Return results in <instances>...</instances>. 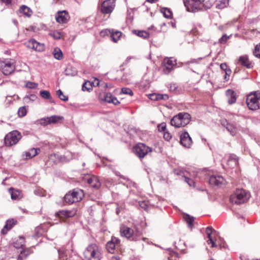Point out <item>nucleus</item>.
<instances>
[{"mask_svg":"<svg viewBox=\"0 0 260 260\" xmlns=\"http://www.w3.org/2000/svg\"><path fill=\"white\" fill-rule=\"evenodd\" d=\"M190 115L186 112H180L174 116L171 120V124L175 127H184L187 125L191 120Z\"/></svg>","mask_w":260,"mask_h":260,"instance_id":"obj_1","label":"nucleus"},{"mask_svg":"<svg viewBox=\"0 0 260 260\" xmlns=\"http://www.w3.org/2000/svg\"><path fill=\"white\" fill-rule=\"evenodd\" d=\"M250 197L248 191L243 189H237L231 196L230 201L232 204L239 205L247 202Z\"/></svg>","mask_w":260,"mask_h":260,"instance_id":"obj_2","label":"nucleus"},{"mask_svg":"<svg viewBox=\"0 0 260 260\" xmlns=\"http://www.w3.org/2000/svg\"><path fill=\"white\" fill-rule=\"evenodd\" d=\"M120 233L122 237L133 241H138L141 235V232L138 230V228L133 230L123 224L120 225Z\"/></svg>","mask_w":260,"mask_h":260,"instance_id":"obj_3","label":"nucleus"},{"mask_svg":"<svg viewBox=\"0 0 260 260\" xmlns=\"http://www.w3.org/2000/svg\"><path fill=\"white\" fill-rule=\"evenodd\" d=\"M205 0H189L187 2H184L185 6L187 7L189 11L195 12L199 10L202 9L203 7L205 9L210 8L212 6V3L210 2H204Z\"/></svg>","mask_w":260,"mask_h":260,"instance_id":"obj_4","label":"nucleus"},{"mask_svg":"<svg viewBox=\"0 0 260 260\" xmlns=\"http://www.w3.org/2000/svg\"><path fill=\"white\" fill-rule=\"evenodd\" d=\"M84 196L83 190L75 188L67 193L64 197V202L69 204L80 201Z\"/></svg>","mask_w":260,"mask_h":260,"instance_id":"obj_5","label":"nucleus"},{"mask_svg":"<svg viewBox=\"0 0 260 260\" xmlns=\"http://www.w3.org/2000/svg\"><path fill=\"white\" fill-rule=\"evenodd\" d=\"M84 255L87 260H101V253L95 244L89 245L84 251Z\"/></svg>","mask_w":260,"mask_h":260,"instance_id":"obj_6","label":"nucleus"},{"mask_svg":"<svg viewBox=\"0 0 260 260\" xmlns=\"http://www.w3.org/2000/svg\"><path fill=\"white\" fill-rule=\"evenodd\" d=\"M246 104L251 110L260 109V92H254L249 94L246 99Z\"/></svg>","mask_w":260,"mask_h":260,"instance_id":"obj_7","label":"nucleus"},{"mask_svg":"<svg viewBox=\"0 0 260 260\" xmlns=\"http://www.w3.org/2000/svg\"><path fill=\"white\" fill-rule=\"evenodd\" d=\"M21 133L17 131H13L5 137L4 142L6 146H12L16 145L21 139Z\"/></svg>","mask_w":260,"mask_h":260,"instance_id":"obj_8","label":"nucleus"},{"mask_svg":"<svg viewBox=\"0 0 260 260\" xmlns=\"http://www.w3.org/2000/svg\"><path fill=\"white\" fill-rule=\"evenodd\" d=\"M0 69L5 75H9L15 69L14 62L11 59L0 60Z\"/></svg>","mask_w":260,"mask_h":260,"instance_id":"obj_9","label":"nucleus"},{"mask_svg":"<svg viewBox=\"0 0 260 260\" xmlns=\"http://www.w3.org/2000/svg\"><path fill=\"white\" fill-rule=\"evenodd\" d=\"M133 151L138 157L143 158L149 152H151L152 149L151 147L147 146L143 143H139L134 147Z\"/></svg>","mask_w":260,"mask_h":260,"instance_id":"obj_10","label":"nucleus"},{"mask_svg":"<svg viewBox=\"0 0 260 260\" xmlns=\"http://www.w3.org/2000/svg\"><path fill=\"white\" fill-rule=\"evenodd\" d=\"M115 7V0H105L101 7V12L103 14H111L114 10Z\"/></svg>","mask_w":260,"mask_h":260,"instance_id":"obj_11","label":"nucleus"},{"mask_svg":"<svg viewBox=\"0 0 260 260\" xmlns=\"http://www.w3.org/2000/svg\"><path fill=\"white\" fill-rule=\"evenodd\" d=\"M25 46L35 51L41 52L44 50L45 46L44 44L39 43L34 39H31L25 43Z\"/></svg>","mask_w":260,"mask_h":260,"instance_id":"obj_12","label":"nucleus"},{"mask_svg":"<svg viewBox=\"0 0 260 260\" xmlns=\"http://www.w3.org/2000/svg\"><path fill=\"white\" fill-rule=\"evenodd\" d=\"M162 72L165 74H168L173 69V67L176 64V62L169 58H166L163 61Z\"/></svg>","mask_w":260,"mask_h":260,"instance_id":"obj_13","label":"nucleus"},{"mask_svg":"<svg viewBox=\"0 0 260 260\" xmlns=\"http://www.w3.org/2000/svg\"><path fill=\"white\" fill-rule=\"evenodd\" d=\"M180 142L181 144L186 148H190L192 143V139L187 132H184L180 135Z\"/></svg>","mask_w":260,"mask_h":260,"instance_id":"obj_14","label":"nucleus"},{"mask_svg":"<svg viewBox=\"0 0 260 260\" xmlns=\"http://www.w3.org/2000/svg\"><path fill=\"white\" fill-rule=\"evenodd\" d=\"M77 210L74 208L71 210H60L56 213V215L60 218L65 219L74 216Z\"/></svg>","mask_w":260,"mask_h":260,"instance_id":"obj_15","label":"nucleus"},{"mask_svg":"<svg viewBox=\"0 0 260 260\" xmlns=\"http://www.w3.org/2000/svg\"><path fill=\"white\" fill-rule=\"evenodd\" d=\"M70 16L66 11H58L55 15V19L59 23H66L69 20Z\"/></svg>","mask_w":260,"mask_h":260,"instance_id":"obj_16","label":"nucleus"},{"mask_svg":"<svg viewBox=\"0 0 260 260\" xmlns=\"http://www.w3.org/2000/svg\"><path fill=\"white\" fill-rule=\"evenodd\" d=\"M225 183V180L220 175L211 176L209 179V183L212 186H219L224 184Z\"/></svg>","mask_w":260,"mask_h":260,"instance_id":"obj_17","label":"nucleus"},{"mask_svg":"<svg viewBox=\"0 0 260 260\" xmlns=\"http://www.w3.org/2000/svg\"><path fill=\"white\" fill-rule=\"evenodd\" d=\"M221 124L232 136H234L237 133L238 127L236 123H230L225 120L222 121Z\"/></svg>","mask_w":260,"mask_h":260,"instance_id":"obj_18","label":"nucleus"},{"mask_svg":"<svg viewBox=\"0 0 260 260\" xmlns=\"http://www.w3.org/2000/svg\"><path fill=\"white\" fill-rule=\"evenodd\" d=\"M87 183L93 188L99 189L101 186V183L99 178L95 176H91L86 178Z\"/></svg>","mask_w":260,"mask_h":260,"instance_id":"obj_19","label":"nucleus"},{"mask_svg":"<svg viewBox=\"0 0 260 260\" xmlns=\"http://www.w3.org/2000/svg\"><path fill=\"white\" fill-rule=\"evenodd\" d=\"M228 98V101L229 104L232 105L235 103L237 100L236 93L232 89H228L225 92Z\"/></svg>","mask_w":260,"mask_h":260,"instance_id":"obj_20","label":"nucleus"},{"mask_svg":"<svg viewBox=\"0 0 260 260\" xmlns=\"http://www.w3.org/2000/svg\"><path fill=\"white\" fill-rule=\"evenodd\" d=\"M105 32L106 33L108 32L110 35L112 40L115 43H116L119 40L122 35L121 31L117 30L114 31L113 29H106Z\"/></svg>","mask_w":260,"mask_h":260,"instance_id":"obj_21","label":"nucleus"},{"mask_svg":"<svg viewBox=\"0 0 260 260\" xmlns=\"http://www.w3.org/2000/svg\"><path fill=\"white\" fill-rule=\"evenodd\" d=\"M238 157L235 154H230L227 160V165L230 168H234L238 164Z\"/></svg>","mask_w":260,"mask_h":260,"instance_id":"obj_22","label":"nucleus"},{"mask_svg":"<svg viewBox=\"0 0 260 260\" xmlns=\"http://www.w3.org/2000/svg\"><path fill=\"white\" fill-rule=\"evenodd\" d=\"M16 221H15L13 219L8 220L4 227L1 231V233L3 235H5L7 233L8 231L10 230L12 227L15 224Z\"/></svg>","mask_w":260,"mask_h":260,"instance_id":"obj_23","label":"nucleus"},{"mask_svg":"<svg viewBox=\"0 0 260 260\" xmlns=\"http://www.w3.org/2000/svg\"><path fill=\"white\" fill-rule=\"evenodd\" d=\"M40 152V148H31L25 152V159H28L36 156Z\"/></svg>","mask_w":260,"mask_h":260,"instance_id":"obj_24","label":"nucleus"},{"mask_svg":"<svg viewBox=\"0 0 260 260\" xmlns=\"http://www.w3.org/2000/svg\"><path fill=\"white\" fill-rule=\"evenodd\" d=\"M113 95L111 93H107L106 92H103L99 94V99L100 101H104L111 103V101Z\"/></svg>","mask_w":260,"mask_h":260,"instance_id":"obj_25","label":"nucleus"},{"mask_svg":"<svg viewBox=\"0 0 260 260\" xmlns=\"http://www.w3.org/2000/svg\"><path fill=\"white\" fill-rule=\"evenodd\" d=\"M240 63L247 68L250 69L252 67L251 63L249 60L248 56L246 55L240 56L239 59Z\"/></svg>","mask_w":260,"mask_h":260,"instance_id":"obj_26","label":"nucleus"},{"mask_svg":"<svg viewBox=\"0 0 260 260\" xmlns=\"http://www.w3.org/2000/svg\"><path fill=\"white\" fill-rule=\"evenodd\" d=\"M9 193L11 194L12 200H18L22 197L21 192L19 190L15 189L13 188L9 189Z\"/></svg>","mask_w":260,"mask_h":260,"instance_id":"obj_27","label":"nucleus"},{"mask_svg":"<svg viewBox=\"0 0 260 260\" xmlns=\"http://www.w3.org/2000/svg\"><path fill=\"white\" fill-rule=\"evenodd\" d=\"M150 99L153 101H158L161 100H166L169 99V96L166 94L152 93L150 95Z\"/></svg>","mask_w":260,"mask_h":260,"instance_id":"obj_28","label":"nucleus"},{"mask_svg":"<svg viewBox=\"0 0 260 260\" xmlns=\"http://www.w3.org/2000/svg\"><path fill=\"white\" fill-rule=\"evenodd\" d=\"M19 12L26 17H30L32 14L31 9L25 5L20 7Z\"/></svg>","mask_w":260,"mask_h":260,"instance_id":"obj_29","label":"nucleus"},{"mask_svg":"<svg viewBox=\"0 0 260 260\" xmlns=\"http://www.w3.org/2000/svg\"><path fill=\"white\" fill-rule=\"evenodd\" d=\"M54 57L57 60H61L63 58V54L61 50L58 47H56L53 51Z\"/></svg>","mask_w":260,"mask_h":260,"instance_id":"obj_30","label":"nucleus"},{"mask_svg":"<svg viewBox=\"0 0 260 260\" xmlns=\"http://www.w3.org/2000/svg\"><path fill=\"white\" fill-rule=\"evenodd\" d=\"M230 0H221L217 1L216 8L219 9H222L226 7L229 5Z\"/></svg>","mask_w":260,"mask_h":260,"instance_id":"obj_31","label":"nucleus"},{"mask_svg":"<svg viewBox=\"0 0 260 260\" xmlns=\"http://www.w3.org/2000/svg\"><path fill=\"white\" fill-rule=\"evenodd\" d=\"M133 32L137 35L138 36L143 38L147 39L149 37V34L146 31L144 30H134Z\"/></svg>","mask_w":260,"mask_h":260,"instance_id":"obj_32","label":"nucleus"},{"mask_svg":"<svg viewBox=\"0 0 260 260\" xmlns=\"http://www.w3.org/2000/svg\"><path fill=\"white\" fill-rule=\"evenodd\" d=\"M31 252L30 249H27L22 251L18 257L17 260H23Z\"/></svg>","mask_w":260,"mask_h":260,"instance_id":"obj_33","label":"nucleus"},{"mask_svg":"<svg viewBox=\"0 0 260 260\" xmlns=\"http://www.w3.org/2000/svg\"><path fill=\"white\" fill-rule=\"evenodd\" d=\"M165 17L167 18H171L173 15L172 12L170 9L167 8H162L160 10Z\"/></svg>","mask_w":260,"mask_h":260,"instance_id":"obj_34","label":"nucleus"},{"mask_svg":"<svg viewBox=\"0 0 260 260\" xmlns=\"http://www.w3.org/2000/svg\"><path fill=\"white\" fill-rule=\"evenodd\" d=\"M48 118L50 124L57 123L60 120H61L63 119L62 116L57 115H52L51 116L48 117Z\"/></svg>","mask_w":260,"mask_h":260,"instance_id":"obj_35","label":"nucleus"},{"mask_svg":"<svg viewBox=\"0 0 260 260\" xmlns=\"http://www.w3.org/2000/svg\"><path fill=\"white\" fill-rule=\"evenodd\" d=\"M56 94L61 100L65 102L68 101V97L64 95L62 91L60 89H58L56 91Z\"/></svg>","mask_w":260,"mask_h":260,"instance_id":"obj_36","label":"nucleus"},{"mask_svg":"<svg viewBox=\"0 0 260 260\" xmlns=\"http://www.w3.org/2000/svg\"><path fill=\"white\" fill-rule=\"evenodd\" d=\"M185 220L188 223V226L192 228V223L194 220V217L189 215L186 214L184 217Z\"/></svg>","mask_w":260,"mask_h":260,"instance_id":"obj_37","label":"nucleus"},{"mask_svg":"<svg viewBox=\"0 0 260 260\" xmlns=\"http://www.w3.org/2000/svg\"><path fill=\"white\" fill-rule=\"evenodd\" d=\"M92 89L91 83L90 81H86L82 85V90L83 91H90Z\"/></svg>","mask_w":260,"mask_h":260,"instance_id":"obj_38","label":"nucleus"},{"mask_svg":"<svg viewBox=\"0 0 260 260\" xmlns=\"http://www.w3.org/2000/svg\"><path fill=\"white\" fill-rule=\"evenodd\" d=\"M40 95L42 98L45 99L49 100L51 98L50 92L47 90H41L40 91Z\"/></svg>","mask_w":260,"mask_h":260,"instance_id":"obj_39","label":"nucleus"},{"mask_svg":"<svg viewBox=\"0 0 260 260\" xmlns=\"http://www.w3.org/2000/svg\"><path fill=\"white\" fill-rule=\"evenodd\" d=\"M38 86V83L30 81H27L25 83V87L29 89H36Z\"/></svg>","mask_w":260,"mask_h":260,"instance_id":"obj_40","label":"nucleus"},{"mask_svg":"<svg viewBox=\"0 0 260 260\" xmlns=\"http://www.w3.org/2000/svg\"><path fill=\"white\" fill-rule=\"evenodd\" d=\"M106 246L108 251L109 252L112 253L113 252V251L115 249L116 245H115L111 241H110L108 242H107Z\"/></svg>","mask_w":260,"mask_h":260,"instance_id":"obj_41","label":"nucleus"},{"mask_svg":"<svg viewBox=\"0 0 260 260\" xmlns=\"http://www.w3.org/2000/svg\"><path fill=\"white\" fill-rule=\"evenodd\" d=\"M24 243V238L23 237H20V242L16 241L14 243V246L16 248H21Z\"/></svg>","mask_w":260,"mask_h":260,"instance_id":"obj_42","label":"nucleus"},{"mask_svg":"<svg viewBox=\"0 0 260 260\" xmlns=\"http://www.w3.org/2000/svg\"><path fill=\"white\" fill-rule=\"evenodd\" d=\"M253 55L255 57L260 58V43L255 47L254 50L253 51Z\"/></svg>","mask_w":260,"mask_h":260,"instance_id":"obj_43","label":"nucleus"},{"mask_svg":"<svg viewBox=\"0 0 260 260\" xmlns=\"http://www.w3.org/2000/svg\"><path fill=\"white\" fill-rule=\"evenodd\" d=\"M18 114L19 117H23L26 114V110L24 107L19 108L18 111Z\"/></svg>","mask_w":260,"mask_h":260,"instance_id":"obj_44","label":"nucleus"},{"mask_svg":"<svg viewBox=\"0 0 260 260\" xmlns=\"http://www.w3.org/2000/svg\"><path fill=\"white\" fill-rule=\"evenodd\" d=\"M39 121V123L42 125L50 124L48 117L42 118L40 119Z\"/></svg>","mask_w":260,"mask_h":260,"instance_id":"obj_45","label":"nucleus"},{"mask_svg":"<svg viewBox=\"0 0 260 260\" xmlns=\"http://www.w3.org/2000/svg\"><path fill=\"white\" fill-rule=\"evenodd\" d=\"M121 92L123 94L130 95L131 96L133 95L134 94L132 89L126 87L122 88L121 89Z\"/></svg>","mask_w":260,"mask_h":260,"instance_id":"obj_46","label":"nucleus"},{"mask_svg":"<svg viewBox=\"0 0 260 260\" xmlns=\"http://www.w3.org/2000/svg\"><path fill=\"white\" fill-rule=\"evenodd\" d=\"M231 35L230 36H226V35H223L219 39V43L220 44H225L227 40L231 37Z\"/></svg>","mask_w":260,"mask_h":260,"instance_id":"obj_47","label":"nucleus"},{"mask_svg":"<svg viewBox=\"0 0 260 260\" xmlns=\"http://www.w3.org/2000/svg\"><path fill=\"white\" fill-rule=\"evenodd\" d=\"M110 241L116 246L120 245V240L118 238L112 237Z\"/></svg>","mask_w":260,"mask_h":260,"instance_id":"obj_48","label":"nucleus"},{"mask_svg":"<svg viewBox=\"0 0 260 260\" xmlns=\"http://www.w3.org/2000/svg\"><path fill=\"white\" fill-rule=\"evenodd\" d=\"M220 69L222 71H224L225 73L226 72V71L231 70L229 68H228V65L226 64V63H221L220 65Z\"/></svg>","mask_w":260,"mask_h":260,"instance_id":"obj_49","label":"nucleus"},{"mask_svg":"<svg viewBox=\"0 0 260 260\" xmlns=\"http://www.w3.org/2000/svg\"><path fill=\"white\" fill-rule=\"evenodd\" d=\"M59 258L63 257L64 254H66V256H67V253L66 251H64L63 249H59L58 250Z\"/></svg>","mask_w":260,"mask_h":260,"instance_id":"obj_50","label":"nucleus"},{"mask_svg":"<svg viewBox=\"0 0 260 260\" xmlns=\"http://www.w3.org/2000/svg\"><path fill=\"white\" fill-rule=\"evenodd\" d=\"M51 35L55 39H59L61 38V34L58 31L53 32Z\"/></svg>","mask_w":260,"mask_h":260,"instance_id":"obj_51","label":"nucleus"},{"mask_svg":"<svg viewBox=\"0 0 260 260\" xmlns=\"http://www.w3.org/2000/svg\"><path fill=\"white\" fill-rule=\"evenodd\" d=\"M231 73H232L231 70L226 71V72L225 73L224 77V79L225 80V81H228L229 80Z\"/></svg>","mask_w":260,"mask_h":260,"instance_id":"obj_52","label":"nucleus"},{"mask_svg":"<svg viewBox=\"0 0 260 260\" xmlns=\"http://www.w3.org/2000/svg\"><path fill=\"white\" fill-rule=\"evenodd\" d=\"M185 181L188 184V185L190 186H194L195 185L194 182L191 180V179H189L188 178H185Z\"/></svg>","mask_w":260,"mask_h":260,"instance_id":"obj_53","label":"nucleus"},{"mask_svg":"<svg viewBox=\"0 0 260 260\" xmlns=\"http://www.w3.org/2000/svg\"><path fill=\"white\" fill-rule=\"evenodd\" d=\"M164 138L166 140L169 141L171 139L172 136L170 133L168 132H165L164 134Z\"/></svg>","mask_w":260,"mask_h":260,"instance_id":"obj_54","label":"nucleus"},{"mask_svg":"<svg viewBox=\"0 0 260 260\" xmlns=\"http://www.w3.org/2000/svg\"><path fill=\"white\" fill-rule=\"evenodd\" d=\"M207 243L208 244H211L212 247H217V245L215 244L214 240L212 239V238L208 239V240L207 241Z\"/></svg>","mask_w":260,"mask_h":260,"instance_id":"obj_55","label":"nucleus"},{"mask_svg":"<svg viewBox=\"0 0 260 260\" xmlns=\"http://www.w3.org/2000/svg\"><path fill=\"white\" fill-rule=\"evenodd\" d=\"M111 103H112L115 105H117L120 103V102L118 101L116 98L113 96L111 101Z\"/></svg>","mask_w":260,"mask_h":260,"instance_id":"obj_56","label":"nucleus"},{"mask_svg":"<svg viewBox=\"0 0 260 260\" xmlns=\"http://www.w3.org/2000/svg\"><path fill=\"white\" fill-rule=\"evenodd\" d=\"M166 129V125L165 123H161L158 126V129L160 132H164Z\"/></svg>","mask_w":260,"mask_h":260,"instance_id":"obj_57","label":"nucleus"},{"mask_svg":"<svg viewBox=\"0 0 260 260\" xmlns=\"http://www.w3.org/2000/svg\"><path fill=\"white\" fill-rule=\"evenodd\" d=\"M101 86H102L103 87H104V88H110L112 87V84H108L104 83V82L102 83L101 84Z\"/></svg>","mask_w":260,"mask_h":260,"instance_id":"obj_58","label":"nucleus"},{"mask_svg":"<svg viewBox=\"0 0 260 260\" xmlns=\"http://www.w3.org/2000/svg\"><path fill=\"white\" fill-rule=\"evenodd\" d=\"M213 228L211 226H208L206 229V233L207 234H212L213 232Z\"/></svg>","mask_w":260,"mask_h":260,"instance_id":"obj_59","label":"nucleus"},{"mask_svg":"<svg viewBox=\"0 0 260 260\" xmlns=\"http://www.w3.org/2000/svg\"><path fill=\"white\" fill-rule=\"evenodd\" d=\"M140 207L142 208L146 209L147 207V204L145 201H142L139 202Z\"/></svg>","mask_w":260,"mask_h":260,"instance_id":"obj_60","label":"nucleus"},{"mask_svg":"<svg viewBox=\"0 0 260 260\" xmlns=\"http://www.w3.org/2000/svg\"><path fill=\"white\" fill-rule=\"evenodd\" d=\"M109 260H121L120 257L118 255H113L111 256Z\"/></svg>","mask_w":260,"mask_h":260,"instance_id":"obj_61","label":"nucleus"},{"mask_svg":"<svg viewBox=\"0 0 260 260\" xmlns=\"http://www.w3.org/2000/svg\"><path fill=\"white\" fill-rule=\"evenodd\" d=\"M115 175H116V176H117L120 177L121 178H122V179H124V180H126V177H124V176H123V175H120V173H119V172H115Z\"/></svg>","mask_w":260,"mask_h":260,"instance_id":"obj_62","label":"nucleus"},{"mask_svg":"<svg viewBox=\"0 0 260 260\" xmlns=\"http://www.w3.org/2000/svg\"><path fill=\"white\" fill-rule=\"evenodd\" d=\"M93 84H95L96 86L100 85V81L98 79H95L94 82L92 83Z\"/></svg>","mask_w":260,"mask_h":260,"instance_id":"obj_63","label":"nucleus"},{"mask_svg":"<svg viewBox=\"0 0 260 260\" xmlns=\"http://www.w3.org/2000/svg\"><path fill=\"white\" fill-rule=\"evenodd\" d=\"M3 3L7 4H9L11 3V0H1Z\"/></svg>","mask_w":260,"mask_h":260,"instance_id":"obj_64","label":"nucleus"}]
</instances>
